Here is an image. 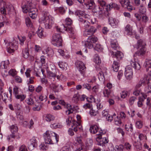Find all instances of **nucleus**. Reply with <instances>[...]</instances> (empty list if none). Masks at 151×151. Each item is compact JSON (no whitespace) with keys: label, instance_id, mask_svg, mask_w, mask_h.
Listing matches in <instances>:
<instances>
[{"label":"nucleus","instance_id":"4be33fe9","mask_svg":"<svg viewBox=\"0 0 151 151\" xmlns=\"http://www.w3.org/2000/svg\"><path fill=\"white\" fill-rule=\"evenodd\" d=\"M133 145L137 150H140L142 149V143L140 141H135Z\"/></svg>","mask_w":151,"mask_h":151},{"label":"nucleus","instance_id":"3c124183","mask_svg":"<svg viewBox=\"0 0 151 151\" xmlns=\"http://www.w3.org/2000/svg\"><path fill=\"white\" fill-rule=\"evenodd\" d=\"M18 38L20 42V44L21 45H23L24 44V42L26 40V37L25 36H21L18 37Z\"/></svg>","mask_w":151,"mask_h":151},{"label":"nucleus","instance_id":"4468645a","mask_svg":"<svg viewBox=\"0 0 151 151\" xmlns=\"http://www.w3.org/2000/svg\"><path fill=\"white\" fill-rule=\"evenodd\" d=\"M125 32L127 35L130 36L135 35L136 34V32L133 30L132 27L129 24L127 25L125 28Z\"/></svg>","mask_w":151,"mask_h":151},{"label":"nucleus","instance_id":"393cba45","mask_svg":"<svg viewBox=\"0 0 151 151\" xmlns=\"http://www.w3.org/2000/svg\"><path fill=\"white\" fill-rule=\"evenodd\" d=\"M59 67L63 70H66L67 69L68 64L67 63L63 62H59L58 63Z\"/></svg>","mask_w":151,"mask_h":151},{"label":"nucleus","instance_id":"412c9836","mask_svg":"<svg viewBox=\"0 0 151 151\" xmlns=\"http://www.w3.org/2000/svg\"><path fill=\"white\" fill-rule=\"evenodd\" d=\"M50 86L53 88V91L55 92H58L60 91V89L59 88V85H57L56 82H52L50 84Z\"/></svg>","mask_w":151,"mask_h":151},{"label":"nucleus","instance_id":"423d86ee","mask_svg":"<svg viewBox=\"0 0 151 151\" xmlns=\"http://www.w3.org/2000/svg\"><path fill=\"white\" fill-rule=\"evenodd\" d=\"M97 38L94 35L88 36L87 40L82 42L85 47L89 49L93 47V43H94L98 41Z\"/></svg>","mask_w":151,"mask_h":151},{"label":"nucleus","instance_id":"6e6d98bb","mask_svg":"<svg viewBox=\"0 0 151 151\" xmlns=\"http://www.w3.org/2000/svg\"><path fill=\"white\" fill-rule=\"evenodd\" d=\"M89 113L90 114L91 116H95L98 114V111H96L94 110L92 108L90 111Z\"/></svg>","mask_w":151,"mask_h":151},{"label":"nucleus","instance_id":"7c9ffc66","mask_svg":"<svg viewBox=\"0 0 151 151\" xmlns=\"http://www.w3.org/2000/svg\"><path fill=\"white\" fill-rule=\"evenodd\" d=\"M93 61L96 64L99 65L101 63V60L99 55L96 54L94 56Z\"/></svg>","mask_w":151,"mask_h":151},{"label":"nucleus","instance_id":"dca6fc26","mask_svg":"<svg viewBox=\"0 0 151 151\" xmlns=\"http://www.w3.org/2000/svg\"><path fill=\"white\" fill-rule=\"evenodd\" d=\"M62 27H63L64 30H65L68 32L69 33H70L71 35V37L73 39H75V38L74 35L75 33V30L72 27H68L66 28L65 27L63 24L62 26Z\"/></svg>","mask_w":151,"mask_h":151},{"label":"nucleus","instance_id":"8fccbe9b","mask_svg":"<svg viewBox=\"0 0 151 151\" xmlns=\"http://www.w3.org/2000/svg\"><path fill=\"white\" fill-rule=\"evenodd\" d=\"M102 49L101 46L100 44H96L94 48L98 52L101 51Z\"/></svg>","mask_w":151,"mask_h":151},{"label":"nucleus","instance_id":"f3484780","mask_svg":"<svg viewBox=\"0 0 151 151\" xmlns=\"http://www.w3.org/2000/svg\"><path fill=\"white\" fill-rule=\"evenodd\" d=\"M109 14L108 16L109 24L113 27H116L118 25V21L115 18L109 16Z\"/></svg>","mask_w":151,"mask_h":151},{"label":"nucleus","instance_id":"0e129e2a","mask_svg":"<svg viewBox=\"0 0 151 151\" xmlns=\"http://www.w3.org/2000/svg\"><path fill=\"white\" fill-rule=\"evenodd\" d=\"M2 99L5 102H6V99L8 98V95L6 93H4L2 95H1Z\"/></svg>","mask_w":151,"mask_h":151},{"label":"nucleus","instance_id":"bf43d9fd","mask_svg":"<svg viewBox=\"0 0 151 151\" xmlns=\"http://www.w3.org/2000/svg\"><path fill=\"white\" fill-rule=\"evenodd\" d=\"M92 104L90 103H86L83 105V107L85 109H91L92 108Z\"/></svg>","mask_w":151,"mask_h":151},{"label":"nucleus","instance_id":"aec40b11","mask_svg":"<svg viewBox=\"0 0 151 151\" xmlns=\"http://www.w3.org/2000/svg\"><path fill=\"white\" fill-rule=\"evenodd\" d=\"M56 76L55 73H53L52 72L49 71L48 72L47 77L52 83L55 81Z\"/></svg>","mask_w":151,"mask_h":151},{"label":"nucleus","instance_id":"c85d7f7f","mask_svg":"<svg viewBox=\"0 0 151 151\" xmlns=\"http://www.w3.org/2000/svg\"><path fill=\"white\" fill-rule=\"evenodd\" d=\"M139 12L141 15L142 14V15H145L146 14V9L142 4H141L139 7Z\"/></svg>","mask_w":151,"mask_h":151},{"label":"nucleus","instance_id":"b1692460","mask_svg":"<svg viewBox=\"0 0 151 151\" xmlns=\"http://www.w3.org/2000/svg\"><path fill=\"white\" fill-rule=\"evenodd\" d=\"M140 81L142 83V85H145L146 84H147L148 85L150 83L151 80H149L148 77H146L141 78L140 80Z\"/></svg>","mask_w":151,"mask_h":151},{"label":"nucleus","instance_id":"4c0bfd02","mask_svg":"<svg viewBox=\"0 0 151 151\" xmlns=\"http://www.w3.org/2000/svg\"><path fill=\"white\" fill-rule=\"evenodd\" d=\"M94 4L93 0H90L88 1L87 3H85L84 4L88 7L89 9H91V7Z\"/></svg>","mask_w":151,"mask_h":151},{"label":"nucleus","instance_id":"09e8293b","mask_svg":"<svg viewBox=\"0 0 151 151\" xmlns=\"http://www.w3.org/2000/svg\"><path fill=\"white\" fill-rule=\"evenodd\" d=\"M126 129L128 131L132 132L133 130L132 125L130 124L129 125H126L125 126Z\"/></svg>","mask_w":151,"mask_h":151},{"label":"nucleus","instance_id":"ea45409f","mask_svg":"<svg viewBox=\"0 0 151 151\" xmlns=\"http://www.w3.org/2000/svg\"><path fill=\"white\" fill-rule=\"evenodd\" d=\"M10 130L11 132L15 133H16L18 131V129L16 125H12L10 127Z\"/></svg>","mask_w":151,"mask_h":151},{"label":"nucleus","instance_id":"c756f323","mask_svg":"<svg viewBox=\"0 0 151 151\" xmlns=\"http://www.w3.org/2000/svg\"><path fill=\"white\" fill-rule=\"evenodd\" d=\"M144 65L146 68L147 71H148L149 68H151V60H146Z\"/></svg>","mask_w":151,"mask_h":151},{"label":"nucleus","instance_id":"c03bdc74","mask_svg":"<svg viewBox=\"0 0 151 151\" xmlns=\"http://www.w3.org/2000/svg\"><path fill=\"white\" fill-rule=\"evenodd\" d=\"M137 100V98L134 96H132L130 97L129 100V104L130 105H132Z\"/></svg>","mask_w":151,"mask_h":151},{"label":"nucleus","instance_id":"69168bd1","mask_svg":"<svg viewBox=\"0 0 151 151\" xmlns=\"http://www.w3.org/2000/svg\"><path fill=\"white\" fill-rule=\"evenodd\" d=\"M65 24L68 25H70L72 24V21L69 18H67L65 19Z\"/></svg>","mask_w":151,"mask_h":151},{"label":"nucleus","instance_id":"49530a36","mask_svg":"<svg viewBox=\"0 0 151 151\" xmlns=\"http://www.w3.org/2000/svg\"><path fill=\"white\" fill-rule=\"evenodd\" d=\"M115 124L118 126L121 125L122 122L119 117L117 116L114 119Z\"/></svg>","mask_w":151,"mask_h":151},{"label":"nucleus","instance_id":"603ef678","mask_svg":"<svg viewBox=\"0 0 151 151\" xmlns=\"http://www.w3.org/2000/svg\"><path fill=\"white\" fill-rule=\"evenodd\" d=\"M76 14L79 16V17H80L81 16V17H84L85 15V13L80 10H78L76 12H75Z\"/></svg>","mask_w":151,"mask_h":151},{"label":"nucleus","instance_id":"473e14b6","mask_svg":"<svg viewBox=\"0 0 151 151\" xmlns=\"http://www.w3.org/2000/svg\"><path fill=\"white\" fill-rule=\"evenodd\" d=\"M96 70L99 71L98 74V77L99 80L103 79L104 78V73H106V72L105 71L104 72L101 70H99V68H96Z\"/></svg>","mask_w":151,"mask_h":151},{"label":"nucleus","instance_id":"f8f14e48","mask_svg":"<svg viewBox=\"0 0 151 151\" xmlns=\"http://www.w3.org/2000/svg\"><path fill=\"white\" fill-rule=\"evenodd\" d=\"M37 141L35 137H33L28 142V149L32 150L36 148L37 146Z\"/></svg>","mask_w":151,"mask_h":151},{"label":"nucleus","instance_id":"052dcab7","mask_svg":"<svg viewBox=\"0 0 151 151\" xmlns=\"http://www.w3.org/2000/svg\"><path fill=\"white\" fill-rule=\"evenodd\" d=\"M127 3V7L126 8H127L128 11H131L133 9L132 6L130 5V1H128Z\"/></svg>","mask_w":151,"mask_h":151},{"label":"nucleus","instance_id":"6ab92c4d","mask_svg":"<svg viewBox=\"0 0 151 151\" xmlns=\"http://www.w3.org/2000/svg\"><path fill=\"white\" fill-rule=\"evenodd\" d=\"M112 55H113V57H116L118 61L121 60L124 57L123 54L120 51L116 52H112Z\"/></svg>","mask_w":151,"mask_h":151},{"label":"nucleus","instance_id":"7ed1b4c3","mask_svg":"<svg viewBox=\"0 0 151 151\" xmlns=\"http://www.w3.org/2000/svg\"><path fill=\"white\" fill-rule=\"evenodd\" d=\"M44 137L46 143L53 144L54 142L53 139H55L56 142L59 141V136L52 131H47L44 134Z\"/></svg>","mask_w":151,"mask_h":151},{"label":"nucleus","instance_id":"a211bd4d","mask_svg":"<svg viewBox=\"0 0 151 151\" xmlns=\"http://www.w3.org/2000/svg\"><path fill=\"white\" fill-rule=\"evenodd\" d=\"M101 129L98 126L96 125L91 126L90 127L89 129V131L91 133L95 134L97 133L99 134V132Z\"/></svg>","mask_w":151,"mask_h":151},{"label":"nucleus","instance_id":"20e7f679","mask_svg":"<svg viewBox=\"0 0 151 151\" xmlns=\"http://www.w3.org/2000/svg\"><path fill=\"white\" fill-rule=\"evenodd\" d=\"M100 6L99 7V11L98 12V14L99 17H101L103 16V14L104 12V13L105 16H108L109 13V5H106V3L105 1L103 0H99L98 1Z\"/></svg>","mask_w":151,"mask_h":151},{"label":"nucleus","instance_id":"680f3d73","mask_svg":"<svg viewBox=\"0 0 151 151\" xmlns=\"http://www.w3.org/2000/svg\"><path fill=\"white\" fill-rule=\"evenodd\" d=\"M9 75L12 76H15L17 74L16 71L14 69H11L9 72Z\"/></svg>","mask_w":151,"mask_h":151},{"label":"nucleus","instance_id":"774afa93","mask_svg":"<svg viewBox=\"0 0 151 151\" xmlns=\"http://www.w3.org/2000/svg\"><path fill=\"white\" fill-rule=\"evenodd\" d=\"M90 23L87 21L86 20H84V27L86 28H87L89 27L90 25Z\"/></svg>","mask_w":151,"mask_h":151},{"label":"nucleus","instance_id":"338daca9","mask_svg":"<svg viewBox=\"0 0 151 151\" xmlns=\"http://www.w3.org/2000/svg\"><path fill=\"white\" fill-rule=\"evenodd\" d=\"M82 86L83 88H86L88 90H90L91 88V86L87 83L84 84Z\"/></svg>","mask_w":151,"mask_h":151},{"label":"nucleus","instance_id":"6e6552de","mask_svg":"<svg viewBox=\"0 0 151 151\" xmlns=\"http://www.w3.org/2000/svg\"><path fill=\"white\" fill-rule=\"evenodd\" d=\"M106 131L104 130H100L99 132V134H97L98 135L96 137V140L98 141V145L100 146H103L104 144H105L108 143L109 140L106 137H104L102 138V135L106 133Z\"/></svg>","mask_w":151,"mask_h":151},{"label":"nucleus","instance_id":"a878e982","mask_svg":"<svg viewBox=\"0 0 151 151\" xmlns=\"http://www.w3.org/2000/svg\"><path fill=\"white\" fill-rule=\"evenodd\" d=\"M138 48L142 47H145L146 44L145 42L142 40L140 39L138 40L137 42Z\"/></svg>","mask_w":151,"mask_h":151},{"label":"nucleus","instance_id":"f704fd0d","mask_svg":"<svg viewBox=\"0 0 151 151\" xmlns=\"http://www.w3.org/2000/svg\"><path fill=\"white\" fill-rule=\"evenodd\" d=\"M16 99H20L21 101H23L26 98V96L24 94L18 93L15 96Z\"/></svg>","mask_w":151,"mask_h":151},{"label":"nucleus","instance_id":"e2e57ef3","mask_svg":"<svg viewBox=\"0 0 151 151\" xmlns=\"http://www.w3.org/2000/svg\"><path fill=\"white\" fill-rule=\"evenodd\" d=\"M13 93L14 96L19 93L18 88L16 86H15L13 88Z\"/></svg>","mask_w":151,"mask_h":151},{"label":"nucleus","instance_id":"de8ad7c7","mask_svg":"<svg viewBox=\"0 0 151 151\" xmlns=\"http://www.w3.org/2000/svg\"><path fill=\"white\" fill-rule=\"evenodd\" d=\"M79 95L78 94H76L74 95L72 98V100L75 103H77L79 100Z\"/></svg>","mask_w":151,"mask_h":151},{"label":"nucleus","instance_id":"2f4dec72","mask_svg":"<svg viewBox=\"0 0 151 151\" xmlns=\"http://www.w3.org/2000/svg\"><path fill=\"white\" fill-rule=\"evenodd\" d=\"M55 119L54 116L50 114H47L45 117V120L47 122H50L53 121Z\"/></svg>","mask_w":151,"mask_h":151},{"label":"nucleus","instance_id":"cd10ccee","mask_svg":"<svg viewBox=\"0 0 151 151\" xmlns=\"http://www.w3.org/2000/svg\"><path fill=\"white\" fill-rule=\"evenodd\" d=\"M109 11L110 10L111 8H114L115 9L119 10L120 8V6L118 5L117 4L114 3H110L109 5Z\"/></svg>","mask_w":151,"mask_h":151},{"label":"nucleus","instance_id":"13d9d810","mask_svg":"<svg viewBox=\"0 0 151 151\" xmlns=\"http://www.w3.org/2000/svg\"><path fill=\"white\" fill-rule=\"evenodd\" d=\"M136 127L138 128H141L143 126L142 122L141 121H138L136 123Z\"/></svg>","mask_w":151,"mask_h":151},{"label":"nucleus","instance_id":"5701e85b","mask_svg":"<svg viewBox=\"0 0 151 151\" xmlns=\"http://www.w3.org/2000/svg\"><path fill=\"white\" fill-rule=\"evenodd\" d=\"M119 62L114 60L113 62L112 65V68L114 71L116 72H117L119 70Z\"/></svg>","mask_w":151,"mask_h":151},{"label":"nucleus","instance_id":"0eeeda50","mask_svg":"<svg viewBox=\"0 0 151 151\" xmlns=\"http://www.w3.org/2000/svg\"><path fill=\"white\" fill-rule=\"evenodd\" d=\"M52 42L53 45L57 47L62 46L63 40L60 33H55L52 37Z\"/></svg>","mask_w":151,"mask_h":151},{"label":"nucleus","instance_id":"1a4fd4ad","mask_svg":"<svg viewBox=\"0 0 151 151\" xmlns=\"http://www.w3.org/2000/svg\"><path fill=\"white\" fill-rule=\"evenodd\" d=\"M9 46L6 49L7 52L10 54L14 53L15 51L18 48V41L14 39L12 42L9 43Z\"/></svg>","mask_w":151,"mask_h":151},{"label":"nucleus","instance_id":"bb28decb","mask_svg":"<svg viewBox=\"0 0 151 151\" xmlns=\"http://www.w3.org/2000/svg\"><path fill=\"white\" fill-rule=\"evenodd\" d=\"M111 46L114 50H117L118 48L117 42L116 40H111Z\"/></svg>","mask_w":151,"mask_h":151},{"label":"nucleus","instance_id":"9d476101","mask_svg":"<svg viewBox=\"0 0 151 151\" xmlns=\"http://www.w3.org/2000/svg\"><path fill=\"white\" fill-rule=\"evenodd\" d=\"M1 8L0 9V12L4 16L6 15V12H9L11 10L12 6L11 5H6V3L3 1H1L0 2Z\"/></svg>","mask_w":151,"mask_h":151},{"label":"nucleus","instance_id":"5fc2aeb1","mask_svg":"<svg viewBox=\"0 0 151 151\" xmlns=\"http://www.w3.org/2000/svg\"><path fill=\"white\" fill-rule=\"evenodd\" d=\"M145 92L146 93H151V85L148 84L145 88Z\"/></svg>","mask_w":151,"mask_h":151},{"label":"nucleus","instance_id":"f03ea898","mask_svg":"<svg viewBox=\"0 0 151 151\" xmlns=\"http://www.w3.org/2000/svg\"><path fill=\"white\" fill-rule=\"evenodd\" d=\"M32 4L29 2L23 3L22 8L23 12L27 13L29 12V16L32 19H35L37 16V9L32 6Z\"/></svg>","mask_w":151,"mask_h":151},{"label":"nucleus","instance_id":"79ce46f5","mask_svg":"<svg viewBox=\"0 0 151 151\" xmlns=\"http://www.w3.org/2000/svg\"><path fill=\"white\" fill-rule=\"evenodd\" d=\"M29 55V50L27 49L26 48L24 51H23V57L25 58H27Z\"/></svg>","mask_w":151,"mask_h":151},{"label":"nucleus","instance_id":"c9c22d12","mask_svg":"<svg viewBox=\"0 0 151 151\" xmlns=\"http://www.w3.org/2000/svg\"><path fill=\"white\" fill-rule=\"evenodd\" d=\"M103 93L104 97H109L111 93L110 90L105 88L104 90Z\"/></svg>","mask_w":151,"mask_h":151},{"label":"nucleus","instance_id":"2eb2a0df","mask_svg":"<svg viewBox=\"0 0 151 151\" xmlns=\"http://www.w3.org/2000/svg\"><path fill=\"white\" fill-rule=\"evenodd\" d=\"M124 75L127 79L130 80L132 78L133 71L130 67H127L125 69Z\"/></svg>","mask_w":151,"mask_h":151},{"label":"nucleus","instance_id":"f257e3e1","mask_svg":"<svg viewBox=\"0 0 151 151\" xmlns=\"http://www.w3.org/2000/svg\"><path fill=\"white\" fill-rule=\"evenodd\" d=\"M146 52V47H142L136 51L134 55V57L133 60L130 61V64L135 69L139 70L141 68L140 64L139 63V60L137 57L139 58H142L145 55Z\"/></svg>","mask_w":151,"mask_h":151},{"label":"nucleus","instance_id":"a19ab883","mask_svg":"<svg viewBox=\"0 0 151 151\" xmlns=\"http://www.w3.org/2000/svg\"><path fill=\"white\" fill-rule=\"evenodd\" d=\"M46 52L48 56L51 57L54 54V52L52 49L50 48H48L46 49Z\"/></svg>","mask_w":151,"mask_h":151},{"label":"nucleus","instance_id":"72a5a7b5","mask_svg":"<svg viewBox=\"0 0 151 151\" xmlns=\"http://www.w3.org/2000/svg\"><path fill=\"white\" fill-rule=\"evenodd\" d=\"M37 32L38 36L41 38H42L44 36L43 34V29L41 27H40L38 29Z\"/></svg>","mask_w":151,"mask_h":151},{"label":"nucleus","instance_id":"4d7b16f0","mask_svg":"<svg viewBox=\"0 0 151 151\" xmlns=\"http://www.w3.org/2000/svg\"><path fill=\"white\" fill-rule=\"evenodd\" d=\"M26 101L29 105H32L34 104L33 99L30 97L27 99L26 100Z\"/></svg>","mask_w":151,"mask_h":151},{"label":"nucleus","instance_id":"37998d69","mask_svg":"<svg viewBox=\"0 0 151 151\" xmlns=\"http://www.w3.org/2000/svg\"><path fill=\"white\" fill-rule=\"evenodd\" d=\"M50 127L54 129L60 128L62 127V126L59 123H54L51 124Z\"/></svg>","mask_w":151,"mask_h":151},{"label":"nucleus","instance_id":"9b49d317","mask_svg":"<svg viewBox=\"0 0 151 151\" xmlns=\"http://www.w3.org/2000/svg\"><path fill=\"white\" fill-rule=\"evenodd\" d=\"M75 65L76 67L79 69V71L81 75L83 76H85L86 67L84 63L80 61H77Z\"/></svg>","mask_w":151,"mask_h":151},{"label":"nucleus","instance_id":"ddd939ff","mask_svg":"<svg viewBox=\"0 0 151 151\" xmlns=\"http://www.w3.org/2000/svg\"><path fill=\"white\" fill-rule=\"evenodd\" d=\"M96 31V29L94 27L91 26L89 28L86 29L84 30L83 35L86 37L93 35Z\"/></svg>","mask_w":151,"mask_h":151},{"label":"nucleus","instance_id":"864d4df0","mask_svg":"<svg viewBox=\"0 0 151 151\" xmlns=\"http://www.w3.org/2000/svg\"><path fill=\"white\" fill-rule=\"evenodd\" d=\"M17 137L16 134L15 133L12 132V134L7 136V139L9 141L11 138H15Z\"/></svg>","mask_w":151,"mask_h":151},{"label":"nucleus","instance_id":"58836bf2","mask_svg":"<svg viewBox=\"0 0 151 151\" xmlns=\"http://www.w3.org/2000/svg\"><path fill=\"white\" fill-rule=\"evenodd\" d=\"M119 2L121 4L122 6L126 8V7H127V3L128 1H129V0H119Z\"/></svg>","mask_w":151,"mask_h":151},{"label":"nucleus","instance_id":"e433bc0d","mask_svg":"<svg viewBox=\"0 0 151 151\" xmlns=\"http://www.w3.org/2000/svg\"><path fill=\"white\" fill-rule=\"evenodd\" d=\"M80 124V122H74L72 125H71V127L73 128V130L75 132L78 131V129L76 127L77 125H79Z\"/></svg>","mask_w":151,"mask_h":151},{"label":"nucleus","instance_id":"39448f33","mask_svg":"<svg viewBox=\"0 0 151 151\" xmlns=\"http://www.w3.org/2000/svg\"><path fill=\"white\" fill-rule=\"evenodd\" d=\"M42 21L45 23V28L49 29L51 28L52 25L54 23V18L50 15L48 13L45 12L44 16L41 19Z\"/></svg>","mask_w":151,"mask_h":151},{"label":"nucleus","instance_id":"a18cd8bd","mask_svg":"<svg viewBox=\"0 0 151 151\" xmlns=\"http://www.w3.org/2000/svg\"><path fill=\"white\" fill-rule=\"evenodd\" d=\"M25 23L26 25L28 27H32V24L29 17H27L25 19Z\"/></svg>","mask_w":151,"mask_h":151}]
</instances>
